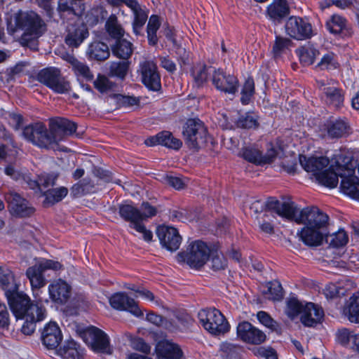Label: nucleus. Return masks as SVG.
<instances>
[{
	"instance_id": "nucleus-1",
	"label": "nucleus",
	"mask_w": 359,
	"mask_h": 359,
	"mask_svg": "<svg viewBox=\"0 0 359 359\" xmlns=\"http://www.w3.org/2000/svg\"><path fill=\"white\" fill-rule=\"evenodd\" d=\"M77 124L65 118L57 117L50 119L49 129L41 122L25 126L23 137L37 147L54 149L58 142L72 135L76 130Z\"/></svg>"
},
{
	"instance_id": "nucleus-2",
	"label": "nucleus",
	"mask_w": 359,
	"mask_h": 359,
	"mask_svg": "<svg viewBox=\"0 0 359 359\" xmlns=\"http://www.w3.org/2000/svg\"><path fill=\"white\" fill-rule=\"evenodd\" d=\"M294 220L297 224H304L299 236L307 245L318 246L323 243L324 230L328 224V215L316 206L303 208L295 214Z\"/></svg>"
},
{
	"instance_id": "nucleus-3",
	"label": "nucleus",
	"mask_w": 359,
	"mask_h": 359,
	"mask_svg": "<svg viewBox=\"0 0 359 359\" xmlns=\"http://www.w3.org/2000/svg\"><path fill=\"white\" fill-rule=\"evenodd\" d=\"M302 167L308 172H312L319 184L329 188H334L338 184V175L332 169H326L330 163L327 158L306 157L299 156Z\"/></svg>"
},
{
	"instance_id": "nucleus-4",
	"label": "nucleus",
	"mask_w": 359,
	"mask_h": 359,
	"mask_svg": "<svg viewBox=\"0 0 359 359\" xmlns=\"http://www.w3.org/2000/svg\"><path fill=\"white\" fill-rule=\"evenodd\" d=\"M18 29L25 31L23 38L27 39L29 36L31 39L39 38L46 31V24L34 12H20L15 16V27L8 25V32L13 34Z\"/></svg>"
},
{
	"instance_id": "nucleus-5",
	"label": "nucleus",
	"mask_w": 359,
	"mask_h": 359,
	"mask_svg": "<svg viewBox=\"0 0 359 359\" xmlns=\"http://www.w3.org/2000/svg\"><path fill=\"white\" fill-rule=\"evenodd\" d=\"M210 254L211 248L205 242L196 240L189 243L185 251L178 253L177 257L191 268L200 269L206 264Z\"/></svg>"
},
{
	"instance_id": "nucleus-6",
	"label": "nucleus",
	"mask_w": 359,
	"mask_h": 359,
	"mask_svg": "<svg viewBox=\"0 0 359 359\" xmlns=\"http://www.w3.org/2000/svg\"><path fill=\"white\" fill-rule=\"evenodd\" d=\"M185 144L193 151H198L207 142L208 129L199 118H189L182 128Z\"/></svg>"
},
{
	"instance_id": "nucleus-7",
	"label": "nucleus",
	"mask_w": 359,
	"mask_h": 359,
	"mask_svg": "<svg viewBox=\"0 0 359 359\" xmlns=\"http://www.w3.org/2000/svg\"><path fill=\"white\" fill-rule=\"evenodd\" d=\"M198 317L203 328L212 335L224 334L230 330V325L224 316L215 308L201 309Z\"/></svg>"
},
{
	"instance_id": "nucleus-8",
	"label": "nucleus",
	"mask_w": 359,
	"mask_h": 359,
	"mask_svg": "<svg viewBox=\"0 0 359 359\" xmlns=\"http://www.w3.org/2000/svg\"><path fill=\"white\" fill-rule=\"evenodd\" d=\"M6 297L11 311L17 318L45 309L41 304H34L26 294L19 292V287L13 292L6 294Z\"/></svg>"
},
{
	"instance_id": "nucleus-9",
	"label": "nucleus",
	"mask_w": 359,
	"mask_h": 359,
	"mask_svg": "<svg viewBox=\"0 0 359 359\" xmlns=\"http://www.w3.org/2000/svg\"><path fill=\"white\" fill-rule=\"evenodd\" d=\"M36 79L57 93H68L71 88L69 82L62 76L60 69L55 67H46L36 75Z\"/></svg>"
},
{
	"instance_id": "nucleus-10",
	"label": "nucleus",
	"mask_w": 359,
	"mask_h": 359,
	"mask_svg": "<svg viewBox=\"0 0 359 359\" xmlns=\"http://www.w3.org/2000/svg\"><path fill=\"white\" fill-rule=\"evenodd\" d=\"M62 264L56 261L45 259L32 266L29 267L26 271V276L30 281L32 290L40 289L46 283L43 273L48 269L57 271L61 269Z\"/></svg>"
},
{
	"instance_id": "nucleus-11",
	"label": "nucleus",
	"mask_w": 359,
	"mask_h": 359,
	"mask_svg": "<svg viewBox=\"0 0 359 359\" xmlns=\"http://www.w3.org/2000/svg\"><path fill=\"white\" fill-rule=\"evenodd\" d=\"M215 88L225 94L235 95L238 92L239 81L236 76L226 74L222 69H213L210 79Z\"/></svg>"
},
{
	"instance_id": "nucleus-12",
	"label": "nucleus",
	"mask_w": 359,
	"mask_h": 359,
	"mask_svg": "<svg viewBox=\"0 0 359 359\" xmlns=\"http://www.w3.org/2000/svg\"><path fill=\"white\" fill-rule=\"evenodd\" d=\"M83 338L93 351L107 354L111 353L109 338L100 329L93 326L87 328L83 332Z\"/></svg>"
},
{
	"instance_id": "nucleus-13",
	"label": "nucleus",
	"mask_w": 359,
	"mask_h": 359,
	"mask_svg": "<svg viewBox=\"0 0 359 359\" xmlns=\"http://www.w3.org/2000/svg\"><path fill=\"white\" fill-rule=\"evenodd\" d=\"M5 198L8 203L10 213L15 217H30L35 211V208L31 205L28 201L14 191H11L6 194Z\"/></svg>"
},
{
	"instance_id": "nucleus-14",
	"label": "nucleus",
	"mask_w": 359,
	"mask_h": 359,
	"mask_svg": "<svg viewBox=\"0 0 359 359\" xmlns=\"http://www.w3.org/2000/svg\"><path fill=\"white\" fill-rule=\"evenodd\" d=\"M137 72L142 83L149 90L157 91L161 87V77L157 66L153 61L144 60L140 63Z\"/></svg>"
},
{
	"instance_id": "nucleus-15",
	"label": "nucleus",
	"mask_w": 359,
	"mask_h": 359,
	"mask_svg": "<svg viewBox=\"0 0 359 359\" xmlns=\"http://www.w3.org/2000/svg\"><path fill=\"white\" fill-rule=\"evenodd\" d=\"M286 34L297 40L309 39L312 36L311 25L303 18L291 16L285 25Z\"/></svg>"
},
{
	"instance_id": "nucleus-16",
	"label": "nucleus",
	"mask_w": 359,
	"mask_h": 359,
	"mask_svg": "<svg viewBox=\"0 0 359 359\" xmlns=\"http://www.w3.org/2000/svg\"><path fill=\"white\" fill-rule=\"evenodd\" d=\"M236 333L239 339L250 344L259 345L266 339L264 332L245 320L238 323Z\"/></svg>"
},
{
	"instance_id": "nucleus-17",
	"label": "nucleus",
	"mask_w": 359,
	"mask_h": 359,
	"mask_svg": "<svg viewBox=\"0 0 359 359\" xmlns=\"http://www.w3.org/2000/svg\"><path fill=\"white\" fill-rule=\"evenodd\" d=\"M318 88L323 92L326 103L334 107H340L344 100L343 90L337 86L334 80H320L317 81Z\"/></svg>"
},
{
	"instance_id": "nucleus-18",
	"label": "nucleus",
	"mask_w": 359,
	"mask_h": 359,
	"mask_svg": "<svg viewBox=\"0 0 359 359\" xmlns=\"http://www.w3.org/2000/svg\"><path fill=\"white\" fill-rule=\"evenodd\" d=\"M156 235L162 246L169 251L174 252L179 249L182 237L176 228L168 226H159Z\"/></svg>"
},
{
	"instance_id": "nucleus-19",
	"label": "nucleus",
	"mask_w": 359,
	"mask_h": 359,
	"mask_svg": "<svg viewBox=\"0 0 359 359\" xmlns=\"http://www.w3.org/2000/svg\"><path fill=\"white\" fill-rule=\"evenodd\" d=\"M112 308L118 311H126L136 317H141L143 313L134 299L128 297L125 292L114 294L109 299Z\"/></svg>"
},
{
	"instance_id": "nucleus-20",
	"label": "nucleus",
	"mask_w": 359,
	"mask_h": 359,
	"mask_svg": "<svg viewBox=\"0 0 359 359\" xmlns=\"http://www.w3.org/2000/svg\"><path fill=\"white\" fill-rule=\"evenodd\" d=\"M265 208L268 210H271L276 212L280 217H285L289 220H292L295 217V214L297 212V208L294 202L285 201L280 202L279 201L269 198L266 202H264Z\"/></svg>"
},
{
	"instance_id": "nucleus-21",
	"label": "nucleus",
	"mask_w": 359,
	"mask_h": 359,
	"mask_svg": "<svg viewBox=\"0 0 359 359\" xmlns=\"http://www.w3.org/2000/svg\"><path fill=\"white\" fill-rule=\"evenodd\" d=\"M88 29L83 24H70L67 27L65 43L69 47L77 48L88 36Z\"/></svg>"
},
{
	"instance_id": "nucleus-22",
	"label": "nucleus",
	"mask_w": 359,
	"mask_h": 359,
	"mask_svg": "<svg viewBox=\"0 0 359 359\" xmlns=\"http://www.w3.org/2000/svg\"><path fill=\"white\" fill-rule=\"evenodd\" d=\"M62 340V334L59 326L53 322L46 324L41 333V341L48 349H55Z\"/></svg>"
},
{
	"instance_id": "nucleus-23",
	"label": "nucleus",
	"mask_w": 359,
	"mask_h": 359,
	"mask_svg": "<svg viewBox=\"0 0 359 359\" xmlns=\"http://www.w3.org/2000/svg\"><path fill=\"white\" fill-rule=\"evenodd\" d=\"M323 317L324 311L320 306L312 302H307L304 304V309L300 320L304 326L313 327L320 323Z\"/></svg>"
},
{
	"instance_id": "nucleus-24",
	"label": "nucleus",
	"mask_w": 359,
	"mask_h": 359,
	"mask_svg": "<svg viewBox=\"0 0 359 359\" xmlns=\"http://www.w3.org/2000/svg\"><path fill=\"white\" fill-rule=\"evenodd\" d=\"M71 287L64 280L54 281L48 286L49 296L51 300L57 304H63L70 296Z\"/></svg>"
},
{
	"instance_id": "nucleus-25",
	"label": "nucleus",
	"mask_w": 359,
	"mask_h": 359,
	"mask_svg": "<svg viewBox=\"0 0 359 359\" xmlns=\"http://www.w3.org/2000/svg\"><path fill=\"white\" fill-rule=\"evenodd\" d=\"M290 14L287 0H273L266 9L267 18L274 23H280Z\"/></svg>"
},
{
	"instance_id": "nucleus-26",
	"label": "nucleus",
	"mask_w": 359,
	"mask_h": 359,
	"mask_svg": "<svg viewBox=\"0 0 359 359\" xmlns=\"http://www.w3.org/2000/svg\"><path fill=\"white\" fill-rule=\"evenodd\" d=\"M133 12L132 27L133 34L138 36H143L142 30L148 19V12L144 9L135 0L129 7Z\"/></svg>"
},
{
	"instance_id": "nucleus-27",
	"label": "nucleus",
	"mask_w": 359,
	"mask_h": 359,
	"mask_svg": "<svg viewBox=\"0 0 359 359\" xmlns=\"http://www.w3.org/2000/svg\"><path fill=\"white\" fill-rule=\"evenodd\" d=\"M347 172V175H338L341 178L340 188L345 194L353 198H359V178L354 175V170L349 169Z\"/></svg>"
},
{
	"instance_id": "nucleus-28",
	"label": "nucleus",
	"mask_w": 359,
	"mask_h": 359,
	"mask_svg": "<svg viewBox=\"0 0 359 359\" xmlns=\"http://www.w3.org/2000/svg\"><path fill=\"white\" fill-rule=\"evenodd\" d=\"M156 353L159 358L163 359H180L183 356L180 347L168 341L159 342L156 346Z\"/></svg>"
},
{
	"instance_id": "nucleus-29",
	"label": "nucleus",
	"mask_w": 359,
	"mask_h": 359,
	"mask_svg": "<svg viewBox=\"0 0 359 359\" xmlns=\"http://www.w3.org/2000/svg\"><path fill=\"white\" fill-rule=\"evenodd\" d=\"M342 314L352 323H359V292L353 294L346 302Z\"/></svg>"
},
{
	"instance_id": "nucleus-30",
	"label": "nucleus",
	"mask_w": 359,
	"mask_h": 359,
	"mask_svg": "<svg viewBox=\"0 0 359 359\" xmlns=\"http://www.w3.org/2000/svg\"><path fill=\"white\" fill-rule=\"evenodd\" d=\"M46 316V309H39V311L30 313L20 318L25 319L22 325L21 331L24 334L31 335L36 329V323L42 321Z\"/></svg>"
},
{
	"instance_id": "nucleus-31",
	"label": "nucleus",
	"mask_w": 359,
	"mask_h": 359,
	"mask_svg": "<svg viewBox=\"0 0 359 359\" xmlns=\"http://www.w3.org/2000/svg\"><path fill=\"white\" fill-rule=\"evenodd\" d=\"M120 217L126 222L130 223V227L141 223L140 210L130 204H121L118 207Z\"/></svg>"
},
{
	"instance_id": "nucleus-32",
	"label": "nucleus",
	"mask_w": 359,
	"mask_h": 359,
	"mask_svg": "<svg viewBox=\"0 0 359 359\" xmlns=\"http://www.w3.org/2000/svg\"><path fill=\"white\" fill-rule=\"evenodd\" d=\"M87 55L91 60L104 61L110 55L108 46L101 41H93L88 48Z\"/></svg>"
},
{
	"instance_id": "nucleus-33",
	"label": "nucleus",
	"mask_w": 359,
	"mask_h": 359,
	"mask_svg": "<svg viewBox=\"0 0 359 359\" xmlns=\"http://www.w3.org/2000/svg\"><path fill=\"white\" fill-rule=\"evenodd\" d=\"M57 354L63 359H83L84 352L79 344L71 340L57 351Z\"/></svg>"
},
{
	"instance_id": "nucleus-34",
	"label": "nucleus",
	"mask_w": 359,
	"mask_h": 359,
	"mask_svg": "<svg viewBox=\"0 0 359 359\" xmlns=\"http://www.w3.org/2000/svg\"><path fill=\"white\" fill-rule=\"evenodd\" d=\"M213 67H208L204 64H197L192 67L191 76L194 86L200 88L208 81V76H212Z\"/></svg>"
},
{
	"instance_id": "nucleus-35",
	"label": "nucleus",
	"mask_w": 359,
	"mask_h": 359,
	"mask_svg": "<svg viewBox=\"0 0 359 359\" xmlns=\"http://www.w3.org/2000/svg\"><path fill=\"white\" fill-rule=\"evenodd\" d=\"M0 285L5 295L18 287L13 272L4 266H0Z\"/></svg>"
},
{
	"instance_id": "nucleus-36",
	"label": "nucleus",
	"mask_w": 359,
	"mask_h": 359,
	"mask_svg": "<svg viewBox=\"0 0 359 359\" xmlns=\"http://www.w3.org/2000/svg\"><path fill=\"white\" fill-rule=\"evenodd\" d=\"M105 29L108 34L116 40L121 39L125 34V30L115 14L110 15L107 18Z\"/></svg>"
},
{
	"instance_id": "nucleus-37",
	"label": "nucleus",
	"mask_w": 359,
	"mask_h": 359,
	"mask_svg": "<svg viewBox=\"0 0 359 359\" xmlns=\"http://www.w3.org/2000/svg\"><path fill=\"white\" fill-rule=\"evenodd\" d=\"M349 126L343 120L330 122L327 126V133L330 138H340L348 133Z\"/></svg>"
},
{
	"instance_id": "nucleus-38",
	"label": "nucleus",
	"mask_w": 359,
	"mask_h": 359,
	"mask_svg": "<svg viewBox=\"0 0 359 359\" xmlns=\"http://www.w3.org/2000/svg\"><path fill=\"white\" fill-rule=\"evenodd\" d=\"M133 43L126 39L116 40V43L112 47V53L116 57L128 60L132 55L133 48Z\"/></svg>"
},
{
	"instance_id": "nucleus-39",
	"label": "nucleus",
	"mask_w": 359,
	"mask_h": 359,
	"mask_svg": "<svg viewBox=\"0 0 359 359\" xmlns=\"http://www.w3.org/2000/svg\"><path fill=\"white\" fill-rule=\"evenodd\" d=\"M68 194L67 188L61 187L55 189H48L43 192L45 196L43 203L46 205H53L61 201Z\"/></svg>"
},
{
	"instance_id": "nucleus-40",
	"label": "nucleus",
	"mask_w": 359,
	"mask_h": 359,
	"mask_svg": "<svg viewBox=\"0 0 359 359\" xmlns=\"http://www.w3.org/2000/svg\"><path fill=\"white\" fill-rule=\"evenodd\" d=\"M301 63L304 66L312 65L316 56L319 55V51L313 46L308 45L301 47L297 50Z\"/></svg>"
},
{
	"instance_id": "nucleus-41",
	"label": "nucleus",
	"mask_w": 359,
	"mask_h": 359,
	"mask_svg": "<svg viewBox=\"0 0 359 359\" xmlns=\"http://www.w3.org/2000/svg\"><path fill=\"white\" fill-rule=\"evenodd\" d=\"M69 62L73 71L78 77H82L87 81H90L93 79V74L86 64L79 61L74 57L71 58Z\"/></svg>"
},
{
	"instance_id": "nucleus-42",
	"label": "nucleus",
	"mask_w": 359,
	"mask_h": 359,
	"mask_svg": "<svg viewBox=\"0 0 359 359\" xmlns=\"http://www.w3.org/2000/svg\"><path fill=\"white\" fill-rule=\"evenodd\" d=\"M304 309V304L297 298L292 297L287 300L285 312L290 319L294 320L299 314L302 315Z\"/></svg>"
},
{
	"instance_id": "nucleus-43",
	"label": "nucleus",
	"mask_w": 359,
	"mask_h": 359,
	"mask_svg": "<svg viewBox=\"0 0 359 359\" xmlns=\"http://www.w3.org/2000/svg\"><path fill=\"white\" fill-rule=\"evenodd\" d=\"M236 125L243 129L257 128L259 126L258 116L252 112H247L238 117Z\"/></svg>"
},
{
	"instance_id": "nucleus-44",
	"label": "nucleus",
	"mask_w": 359,
	"mask_h": 359,
	"mask_svg": "<svg viewBox=\"0 0 359 359\" xmlns=\"http://www.w3.org/2000/svg\"><path fill=\"white\" fill-rule=\"evenodd\" d=\"M111 97L115 100L118 107L130 108L135 106H139L140 104V97L133 95L112 94Z\"/></svg>"
},
{
	"instance_id": "nucleus-45",
	"label": "nucleus",
	"mask_w": 359,
	"mask_h": 359,
	"mask_svg": "<svg viewBox=\"0 0 359 359\" xmlns=\"http://www.w3.org/2000/svg\"><path fill=\"white\" fill-rule=\"evenodd\" d=\"M160 144L169 149L179 150L182 146V142L176 137L169 131L159 133Z\"/></svg>"
},
{
	"instance_id": "nucleus-46",
	"label": "nucleus",
	"mask_w": 359,
	"mask_h": 359,
	"mask_svg": "<svg viewBox=\"0 0 359 359\" xmlns=\"http://www.w3.org/2000/svg\"><path fill=\"white\" fill-rule=\"evenodd\" d=\"M130 62L126 61L112 62L109 67L111 76H116L123 80L128 73Z\"/></svg>"
},
{
	"instance_id": "nucleus-47",
	"label": "nucleus",
	"mask_w": 359,
	"mask_h": 359,
	"mask_svg": "<svg viewBox=\"0 0 359 359\" xmlns=\"http://www.w3.org/2000/svg\"><path fill=\"white\" fill-rule=\"evenodd\" d=\"M240 155L246 161L262 165V152L254 147H243L240 151Z\"/></svg>"
},
{
	"instance_id": "nucleus-48",
	"label": "nucleus",
	"mask_w": 359,
	"mask_h": 359,
	"mask_svg": "<svg viewBox=\"0 0 359 359\" xmlns=\"http://www.w3.org/2000/svg\"><path fill=\"white\" fill-rule=\"evenodd\" d=\"M107 15V11L102 6L92 8L86 15V21L91 25H97L100 20H103Z\"/></svg>"
},
{
	"instance_id": "nucleus-49",
	"label": "nucleus",
	"mask_w": 359,
	"mask_h": 359,
	"mask_svg": "<svg viewBox=\"0 0 359 359\" xmlns=\"http://www.w3.org/2000/svg\"><path fill=\"white\" fill-rule=\"evenodd\" d=\"M292 45V41L287 38L276 36L272 48L275 57H280Z\"/></svg>"
},
{
	"instance_id": "nucleus-50",
	"label": "nucleus",
	"mask_w": 359,
	"mask_h": 359,
	"mask_svg": "<svg viewBox=\"0 0 359 359\" xmlns=\"http://www.w3.org/2000/svg\"><path fill=\"white\" fill-rule=\"evenodd\" d=\"M241 102L242 104H248L255 94V82L252 78L249 77L245 80L241 89Z\"/></svg>"
},
{
	"instance_id": "nucleus-51",
	"label": "nucleus",
	"mask_w": 359,
	"mask_h": 359,
	"mask_svg": "<svg viewBox=\"0 0 359 359\" xmlns=\"http://www.w3.org/2000/svg\"><path fill=\"white\" fill-rule=\"evenodd\" d=\"M339 66L336 55L333 53H328L323 56L316 67L322 70H332L337 69Z\"/></svg>"
},
{
	"instance_id": "nucleus-52",
	"label": "nucleus",
	"mask_w": 359,
	"mask_h": 359,
	"mask_svg": "<svg viewBox=\"0 0 359 359\" xmlns=\"http://www.w3.org/2000/svg\"><path fill=\"white\" fill-rule=\"evenodd\" d=\"M57 179V175L43 173L38 177V180L34 183L37 189L42 191L43 189L53 187L56 183Z\"/></svg>"
},
{
	"instance_id": "nucleus-53",
	"label": "nucleus",
	"mask_w": 359,
	"mask_h": 359,
	"mask_svg": "<svg viewBox=\"0 0 359 359\" xmlns=\"http://www.w3.org/2000/svg\"><path fill=\"white\" fill-rule=\"evenodd\" d=\"M271 217H274L267 211L264 213L263 217H256L259 229L262 232L269 234L274 233V227L271 224L272 220L271 219Z\"/></svg>"
},
{
	"instance_id": "nucleus-54",
	"label": "nucleus",
	"mask_w": 359,
	"mask_h": 359,
	"mask_svg": "<svg viewBox=\"0 0 359 359\" xmlns=\"http://www.w3.org/2000/svg\"><path fill=\"white\" fill-rule=\"evenodd\" d=\"M348 237L346 232L343 229H339L337 232L331 234L327 241L334 248H339L346 245Z\"/></svg>"
},
{
	"instance_id": "nucleus-55",
	"label": "nucleus",
	"mask_w": 359,
	"mask_h": 359,
	"mask_svg": "<svg viewBox=\"0 0 359 359\" xmlns=\"http://www.w3.org/2000/svg\"><path fill=\"white\" fill-rule=\"evenodd\" d=\"M94 87L101 93H106L112 90L115 84L110 81L104 75L99 74L93 82Z\"/></svg>"
},
{
	"instance_id": "nucleus-56",
	"label": "nucleus",
	"mask_w": 359,
	"mask_h": 359,
	"mask_svg": "<svg viewBox=\"0 0 359 359\" xmlns=\"http://www.w3.org/2000/svg\"><path fill=\"white\" fill-rule=\"evenodd\" d=\"M266 294H268V299L278 301L283 298V288L281 285L278 281L269 282L267 285V291Z\"/></svg>"
},
{
	"instance_id": "nucleus-57",
	"label": "nucleus",
	"mask_w": 359,
	"mask_h": 359,
	"mask_svg": "<svg viewBox=\"0 0 359 359\" xmlns=\"http://www.w3.org/2000/svg\"><path fill=\"white\" fill-rule=\"evenodd\" d=\"M346 20L339 15H333L331 20L327 22V27L332 33H339L346 27Z\"/></svg>"
},
{
	"instance_id": "nucleus-58",
	"label": "nucleus",
	"mask_w": 359,
	"mask_h": 359,
	"mask_svg": "<svg viewBox=\"0 0 359 359\" xmlns=\"http://www.w3.org/2000/svg\"><path fill=\"white\" fill-rule=\"evenodd\" d=\"M211 268L214 271L224 270L227 266V262L224 255L218 251L211 250Z\"/></svg>"
},
{
	"instance_id": "nucleus-59",
	"label": "nucleus",
	"mask_w": 359,
	"mask_h": 359,
	"mask_svg": "<svg viewBox=\"0 0 359 359\" xmlns=\"http://www.w3.org/2000/svg\"><path fill=\"white\" fill-rule=\"evenodd\" d=\"M257 319L265 327L269 328L272 331L278 332L280 330L279 324L274 320L266 312L259 311L257 314Z\"/></svg>"
},
{
	"instance_id": "nucleus-60",
	"label": "nucleus",
	"mask_w": 359,
	"mask_h": 359,
	"mask_svg": "<svg viewBox=\"0 0 359 359\" xmlns=\"http://www.w3.org/2000/svg\"><path fill=\"white\" fill-rule=\"evenodd\" d=\"M355 335L348 329L341 328L337 330L336 339L342 346H347L351 340L353 341V338Z\"/></svg>"
},
{
	"instance_id": "nucleus-61",
	"label": "nucleus",
	"mask_w": 359,
	"mask_h": 359,
	"mask_svg": "<svg viewBox=\"0 0 359 359\" xmlns=\"http://www.w3.org/2000/svg\"><path fill=\"white\" fill-rule=\"evenodd\" d=\"M157 214V209L148 202H143L141 205L140 215L141 222L155 216Z\"/></svg>"
},
{
	"instance_id": "nucleus-62",
	"label": "nucleus",
	"mask_w": 359,
	"mask_h": 359,
	"mask_svg": "<svg viewBox=\"0 0 359 359\" xmlns=\"http://www.w3.org/2000/svg\"><path fill=\"white\" fill-rule=\"evenodd\" d=\"M73 4V0H59L57 11L61 17H62L65 13L72 15L75 14Z\"/></svg>"
},
{
	"instance_id": "nucleus-63",
	"label": "nucleus",
	"mask_w": 359,
	"mask_h": 359,
	"mask_svg": "<svg viewBox=\"0 0 359 359\" xmlns=\"http://www.w3.org/2000/svg\"><path fill=\"white\" fill-rule=\"evenodd\" d=\"M10 324V316L4 303L0 301V327L8 328Z\"/></svg>"
},
{
	"instance_id": "nucleus-64",
	"label": "nucleus",
	"mask_w": 359,
	"mask_h": 359,
	"mask_svg": "<svg viewBox=\"0 0 359 359\" xmlns=\"http://www.w3.org/2000/svg\"><path fill=\"white\" fill-rule=\"evenodd\" d=\"M132 348L145 354L149 353L151 351V346L141 338L133 340Z\"/></svg>"
}]
</instances>
